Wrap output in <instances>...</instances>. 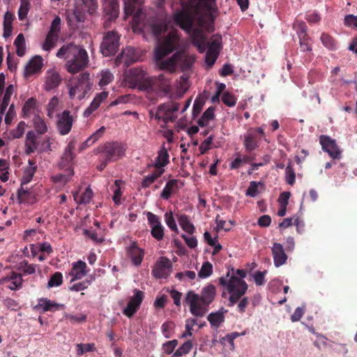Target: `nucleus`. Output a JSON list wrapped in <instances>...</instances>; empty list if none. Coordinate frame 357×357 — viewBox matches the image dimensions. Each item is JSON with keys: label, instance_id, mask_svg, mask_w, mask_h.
Listing matches in <instances>:
<instances>
[{"label": "nucleus", "instance_id": "1", "mask_svg": "<svg viewBox=\"0 0 357 357\" xmlns=\"http://www.w3.org/2000/svg\"><path fill=\"white\" fill-rule=\"evenodd\" d=\"M179 43L180 35L176 31H171L166 37L159 40L155 48L156 64L160 70H167V73H162L158 76H148L142 69L131 70L132 82L139 90L155 95H166L170 91V75L175 71L176 65L182 59L183 51H177L167 59H162L176 50Z\"/></svg>", "mask_w": 357, "mask_h": 357}, {"label": "nucleus", "instance_id": "2", "mask_svg": "<svg viewBox=\"0 0 357 357\" xmlns=\"http://www.w3.org/2000/svg\"><path fill=\"white\" fill-rule=\"evenodd\" d=\"M217 0H180L181 9L174 13V23L185 32L192 30L196 22L211 32L215 30V20L219 15Z\"/></svg>", "mask_w": 357, "mask_h": 357}, {"label": "nucleus", "instance_id": "3", "mask_svg": "<svg viewBox=\"0 0 357 357\" xmlns=\"http://www.w3.org/2000/svg\"><path fill=\"white\" fill-rule=\"evenodd\" d=\"M56 56L66 61V69L71 74L83 70L89 63V56L86 50L72 43L63 45L56 52Z\"/></svg>", "mask_w": 357, "mask_h": 357}, {"label": "nucleus", "instance_id": "4", "mask_svg": "<svg viewBox=\"0 0 357 357\" xmlns=\"http://www.w3.org/2000/svg\"><path fill=\"white\" fill-rule=\"evenodd\" d=\"M216 294L215 287L208 284L201 291V294L189 291L183 300V303L189 305L190 312L197 317H202L208 311V306L213 301Z\"/></svg>", "mask_w": 357, "mask_h": 357}, {"label": "nucleus", "instance_id": "5", "mask_svg": "<svg viewBox=\"0 0 357 357\" xmlns=\"http://www.w3.org/2000/svg\"><path fill=\"white\" fill-rule=\"evenodd\" d=\"M236 274L239 278L234 274L230 276V271H228L226 277L219 278L220 284L225 287L230 294L228 305L230 307L236 304L240 298L243 296L248 288L247 283L243 280L246 277L245 271L243 269H238Z\"/></svg>", "mask_w": 357, "mask_h": 357}, {"label": "nucleus", "instance_id": "6", "mask_svg": "<svg viewBox=\"0 0 357 357\" xmlns=\"http://www.w3.org/2000/svg\"><path fill=\"white\" fill-rule=\"evenodd\" d=\"M199 26L198 28H192V30L188 33H190V38L192 43L195 46L200 53H203L206 51L208 47V50H217L220 52L222 48V36L219 33H216L212 36L210 41H207V38L204 33V30H206ZM194 27V26H192ZM208 32V31H207ZM211 31V33H212ZM208 33H210L208 31Z\"/></svg>", "mask_w": 357, "mask_h": 357}, {"label": "nucleus", "instance_id": "7", "mask_svg": "<svg viewBox=\"0 0 357 357\" xmlns=\"http://www.w3.org/2000/svg\"><path fill=\"white\" fill-rule=\"evenodd\" d=\"M75 149V140H70L66 147L63 155L61 158V161L59 164V166L61 169H65V173L55 175L53 177V179L55 182L66 183L73 176L74 171L73 166V160L75 156L73 153V151Z\"/></svg>", "mask_w": 357, "mask_h": 357}, {"label": "nucleus", "instance_id": "8", "mask_svg": "<svg viewBox=\"0 0 357 357\" xmlns=\"http://www.w3.org/2000/svg\"><path fill=\"white\" fill-rule=\"evenodd\" d=\"M92 86L93 84L90 81V74L88 73H82L77 77L68 81L69 96L71 99L82 100L91 89Z\"/></svg>", "mask_w": 357, "mask_h": 357}, {"label": "nucleus", "instance_id": "9", "mask_svg": "<svg viewBox=\"0 0 357 357\" xmlns=\"http://www.w3.org/2000/svg\"><path fill=\"white\" fill-rule=\"evenodd\" d=\"M121 36L114 30L104 33L100 44V52L104 56L114 55L119 47Z\"/></svg>", "mask_w": 357, "mask_h": 357}, {"label": "nucleus", "instance_id": "10", "mask_svg": "<svg viewBox=\"0 0 357 357\" xmlns=\"http://www.w3.org/2000/svg\"><path fill=\"white\" fill-rule=\"evenodd\" d=\"M179 108L180 104L176 102H167L161 104L158 107L155 119L162 121L165 124L169 122H174L178 118L175 112L178 111Z\"/></svg>", "mask_w": 357, "mask_h": 357}, {"label": "nucleus", "instance_id": "11", "mask_svg": "<svg viewBox=\"0 0 357 357\" xmlns=\"http://www.w3.org/2000/svg\"><path fill=\"white\" fill-rule=\"evenodd\" d=\"M100 153L107 161L114 162L125 155L126 147L118 142H106L99 147Z\"/></svg>", "mask_w": 357, "mask_h": 357}, {"label": "nucleus", "instance_id": "12", "mask_svg": "<svg viewBox=\"0 0 357 357\" xmlns=\"http://www.w3.org/2000/svg\"><path fill=\"white\" fill-rule=\"evenodd\" d=\"M319 143L322 150L327 153L333 160H340L342 151L337 145L335 139L326 135L319 136Z\"/></svg>", "mask_w": 357, "mask_h": 357}, {"label": "nucleus", "instance_id": "13", "mask_svg": "<svg viewBox=\"0 0 357 357\" xmlns=\"http://www.w3.org/2000/svg\"><path fill=\"white\" fill-rule=\"evenodd\" d=\"M148 224L151 227V234L157 241H162L165 236V228L162 226L160 218L152 212L146 213Z\"/></svg>", "mask_w": 357, "mask_h": 357}, {"label": "nucleus", "instance_id": "14", "mask_svg": "<svg viewBox=\"0 0 357 357\" xmlns=\"http://www.w3.org/2000/svg\"><path fill=\"white\" fill-rule=\"evenodd\" d=\"M172 264L166 257H161L152 270L153 275L156 278H167L171 273Z\"/></svg>", "mask_w": 357, "mask_h": 357}, {"label": "nucleus", "instance_id": "15", "mask_svg": "<svg viewBox=\"0 0 357 357\" xmlns=\"http://www.w3.org/2000/svg\"><path fill=\"white\" fill-rule=\"evenodd\" d=\"M134 295L130 298L127 306L123 309V313L126 317L131 318L139 309L144 298L143 291L135 289Z\"/></svg>", "mask_w": 357, "mask_h": 357}, {"label": "nucleus", "instance_id": "16", "mask_svg": "<svg viewBox=\"0 0 357 357\" xmlns=\"http://www.w3.org/2000/svg\"><path fill=\"white\" fill-rule=\"evenodd\" d=\"M56 128L61 135L68 134L73 127V119L69 110H64L57 115Z\"/></svg>", "mask_w": 357, "mask_h": 357}, {"label": "nucleus", "instance_id": "17", "mask_svg": "<svg viewBox=\"0 0 357 357\" xmlns=\"http://www.w3.org/2000/svg\"><path fill=\"white\" fill-rule=\"evenodd\" d=\"M23 281L22 274L12 271L0 279V284H8L6 285V288L12 291H17L22 288Z\"/></svg>", "mask_w": 357, "mask_h": 357}, {"label": "nucleus", "instance_id": "18", "mask_svg": "<svg viewBox=\"0 0 357 357\" xmlns=\"http://www.w3.org/2000/svg\"><path fill=\"white\" fill-rule=\"evenodd\" d=\"M271 251L275 267H280L286 264L288 257L282 244L274 243Z\"/></svg>", "mask_w": 357, "mask_h": 357}, {"label": "nucleus", "instance_id": "19", "mask_svg": "<svg viewBox=\"0 0 357 357\" xmlns=\"http://www.w3.org/2000/svg\"><path fill=\"white\" fill-rule=\"evenodd\" d=\"M40 137L33 130H29L26 135L25 153L30 155L38 151Z\"/></svg>", "mask_w": 357, "mask_h": 357}, {"label": "nucleus", "instance_id": "20", "mask_svg": "<svg viewBox=\"0 0 357 357\" xmlns=\"http://www.w3.org/2000/svg\"><path fill=\"white\" fill-rule=\"evenodd\" d=\"M43 66V59L38 55L33 56L24 68V76L29 77L39 73Z\"/></svg>", "mask_w": 357, "mask_h": 357}, {"label": "nucleus", "instance_id": "21", "mask_svg": "<svg viewBox=\"0 0 357 357\" xmlns=\"http://www.w3.org/2000/svg\"><path fill=\"white\" fill-rule=\"evenodd\" d=\"M87 273V266L84 261L79 260L78 261L73 263L71 271L70 273V275L72 276L70 282L81 280L82 278L86 275Z\"/></svg>", "mask_w": 357, "mask_h": 357}, {"label": "nucleus", "instance_id": "22", "mask_svg": "<svg viewBox=\"0 0 357 357\" xmlns=\"http://www.w3.org/2000/svg\"><path fill=\"white\" fill-rule=\"evenodd\" d=\"M248 130L243 136V146L248 153L257 149L259 146L260 137Z\"/></svg>", "mask_w": 357, "mask_h": 357}, {"label": "nucleus", "instance_id": "23", "mask_svg": "<svg viewBox=\"0 0 357 357\" xmlns=\"http://www.w3.org/2000/svg\"><path fill=\"white\" fill-rule=\"evenodd\" d=\"M128 254L130 257L132 263L135 266H139L144 258V252L139 248L136 242H133L128 248Z\"/></svg>", "mask_w": 357, "mask_h": 357}, {"label": "nucleus", "instance_id": "24", "mask_svg": "<svg viewBox=\"0 0 357 357\" xmlns=\"http://www.w3.org/2000/svg\"><path fill=\"white\" fill-rule=\"evenodd\" d=\"M63 307V305L56 303L47 298L38 299V303L36 305V309H42L43 312H55Z\"/></svg>", "mask_w": 357, "mask_h": 357}, {"label": "nucleus", "instance_id": "25", "mask_svg": "<svg viewBox=\"0 0 357 357\" xmlns=\"http://www.w3.org/2000/svg\"><path fill=\"white\" fill-rule=\"evenodd\" d=\"M61 82V77L59 73L54 70L47 72L45 88L46 91H50L57 88Z\"/></svg>", "mask_w": 357, "mask_h": 357}, {"label": "nucleus", "instance_id": "26", "mask_svg": "<svg viewBox=\"0 0 357 357\" xmlns=\"http://www.w3.org/2000/svg\"><path fill=\"white\" fill-rule=\"evenodd\" d=\"M176 217L179 225L185 232L191 235L195 232V227L190 222V217L188 215L184 213H177Z\"/></svg>", "mask_w": 357, "mask_h": 357}, {"label": "nucleus", "instance_id": "27", "mask_svg": "<svg viewBox=\"0 0 357 357\" xmlns=\"http://www.w3.org/2000/svg\"><path fill=\"white\" fill-rule=\"evenodd\" d=\"M106 16H109V21H115L119 14V4L117 0H112L104 8Z\"/></svg>", "mask_w": 357, "mask_h": 357}, {"label": "nucleus", "instance_id": "28", "mask_svg": "<svg viewBox=\"0 0 357 357\" xmlns=\"http://www.w3.org/2000/svg\"><path fill=\"white\" fill-rule=\"evenodd\" d=\"M139 56L138 51L133 47H127L122 52V59L127 65L136 62Z\"/></svg>", "mask_w": 357, "mask_h": 357}, {"label": "nucleus", "instance_id": "29", "mask_svg": "<svg viewBox=\"0 0 357 357\" xmlns=\"http://www.w3.org/2000/svg\"><path fill=\"white\" fill-rule=\"evenodd\" d=\"M93 191L90 188H87L81 195L79 192L73 193L74 200L77 204H89L93 197Z\"/></svg>", "mask_w": 357, "mask_h": 357}, {"label": "nucleus", "instance_id": "30", "mask_svg": "<svg viewBox=\"0 0 357 357\" xmlns=\"http://www.w3.org/2000/svg\"><path fill=\"white\" fill-rule=\"evenodd\" d=\"M29 167H26L23 173L22 178L21 179V184L24 185L29 183L33 178L37 167L35 165L36 162L33 160H29Z\"/></svg>", "mask_w": 357, "mask_h": 357}, {"label": "nucleus", "instance_id": "31", "mask_svg": "<svg viewBox=\"0 0 357 357\" xmlns=\"http://www.w3.org/2000/svg\"><path fill=\"white\" fill-rule=\"evenodd\" d=\"M124 3L125 18L134 14L136 10V6H140L144 0H123Z\"/></svg>", "mask_w": 357, "mask_h": 357}, {"label": "nucleus", "instance_id": "32", "mask_svg": "<svg viewBox=\"0 0 357 357\" xmlns=\"http://www.w3.org/2000/svg\"><path fill=\"white\" fill-rule=\"evenodd\" d=\"M207 319L212 327L218 328L220 326L221 324L224 322L225 315L224 313L220 311L211 312L208 315Z\"/></svg>", "mask_w": 357, "mask_h": 357}, {"label": "nucleus", "instance_id": "33", "mask_svg": "<svg viewBox=\"0 0 357 357\" xmlns=\"http://www.w3.org/2000/svg\"><path fill=\"white\" fill-rule=\"evenodd\" d=\"M14 20V15L10 13L6 12L3 19V37L8 38L10 36L13 30V21Z\"/></svg>", "mask_w": 357, "mask_h": 357}, {"label": "nucleus", "instance_id": "34", "mask_svg": "<svg viewBox=\"0 0 357 357\" xmlns=\"http://www.w3.org/2000/svg\"><path fill=\"white\" fill-rule=\"evenodd\" d=\"M215 107H209L202 115L200 119L198 120L197 123L201 127L208 126L209 121L215 117Z\"/></svg>", "mask_w": 357, "mask_h": 357}, {"label": "nucleus", "instance_id": "35", "mask_svg": "<svg viewBox=\"0 0 357 357\" xmlns=\"http://www.w3.org/2000/svg\"><path fill=\"white\" fill-rule=\"evenodd\" d=\"M95 280L94 275H90L87 279L82 282H76L69 287V289L73 291H80L86 289Z\"/></svg>", "mask_w": 357, "mask_h": 357}, {"label": "nucleus", "instance_id": "36", "mask_svg": "<svg viewBox=\"0 0 357 357\" xmlns=\"http://www.w3.org/2000/svg\"><path fill=\"white\" fill-rule=\"evenodd\" d=\"M169 162V153L167 149L163 147L162 149L158 153L155 162V168H162L166 166Z\"/></svg>", "mask_w": 357, "mask_h": 357}, {"label": "nucleus", "instance_id": "37", "mask_svg": "<svg viewBox=\"0 0 357 357\" xmlns=\"http://www.w3.org/2000/svg\"><path fill=\"white\" fill-rule=\"evenodd\" d=\"M14 45L16 47V54L18 56H23L25 54V39L22 33H20L16 37Z\"/></svg>", "mask_w": 357, "mask_h": 357}, {"label": "nucleus", "instance_id": "38", "mask_svg": "<svg viewBox=\"0 0 357 357\" xmlns=\"http://www.w3.org/2000/svg\"><path fill=\"white\" fill-rule=\"evenodd\" d=\"M177 183L178 181L176 179L169 180L163 188L160 197L164 199H169L174 188L177 185Z\"/></svg>", "mask_w": 357, "mask_h": 357}, {"label": "nucleus", "instance_id": "39", "mask_svg": "<svg viewBox=\"0 0 357 357\" xmlns=\"http://www.w3.org/2000/svg\"><path fill=\"white\" fill-rule=\"evenodd\" d=\"M33 122L34 128L38 135L45 134L47 131V124L40 116H35Z\"/></svg>", "mask_w": 357, "mask_h": 357}, {"label": "nucleus", "instance_id": "40", "mask_svg": "<svg viewBox=\"0 0 357 357\" xmlns=\"http://www.w3.org/2000/svg\"><path fill=\"white\" fill-rule=\"evenodd\" d=\"M13 91H14V87H13V85H12V84L9 85L6 88V92L4 93V96H3V98L2 100V102L1 105V108H0L1 114H4V112H6V110L9 105V102L10 100V97L13 93Z\"/></svg>", "mask_w": 357, "mask_h": 357}, {"label": "nucleus", "instance_id": "41", "mask_svg": "<svg viewBox=\"0 0 357 357\" xmlns=\"http://www.w3.org/2000/svg\"><path fill=\"white\" fill-rule=\"evenodd\" d=\"M59 40V36L47 33L46 38L43 45V49L45 51H50L53 49Z\"/></svg>", "mask_w": 357, "mask_h": 357}, {"label": "nucleus", "instance_id": "42", "mask_svg": "<svg viewBox=\"0 0 357 357\" xmlns=\"http://www.w3.org/2000/svg\"><path fill=\"white\" fill-rule=\"evenodd\" d=\"M36 265L29 264L26 260L21 261L17 266L18 271H23L25 274L31 275L36 273Z\"/></svg>", "mask_w": 357, "mask_h": 357}, {"label": "nucleus", "instance_id": "43", "mask_svg": "<svg viewBox=\"0 0 357 357\" xmlns=\"http://www.w3.org/2000/svg\"><path fill=\"white\" fill-rule=\"evenodd\" d=\"M192 348V343L190 340L185 342L178 347L174 354V357H181L189 354Z\"/></svg>", "mask_w": 357, "mask_h": 357}, {"label": "nucleus", "instance_id": "44", "mask_svg": "<svg viewBox=\"0 0 357 357\" xmlns=\"http://www.w3.org/2000/svg\"><path fill=\"white\" fill-rule=\"evenodd\" d=\"M165 220L168 227L176 234H179V230L176 223L175 219L172 211L167 212L165 214Z\"/></svg>", "mask_w": 357, "mask_h": 357}, {"label": "nucleus", "instance_id": "45", "mask_svg": "<svg viewBox=\"0 0 357 357\" xmlns=\"http://www.w3.org/2000/svg\"><path fill=\"white\" fill-rule=\"evenodd\" d=\"M105 131V128L102 126L84 142V145L87 146L92 145L103 135Z\"/></svg>", "mask_w": 357, "mask_h": 357}, {"label": "nucleus", "instance_id": "46", "mask_svg": "<svg viewBox=\"0 0 357 357\" xmlns=\"http://www.w3.org/2000/svg\"><path fill=\"white\" fill-rule=\"evenodd\" d=\"M63 282V275L61 272H56L50 278L47 282V287L52 288L59 287Z\"/></svg>", "mask_w": 357, "mask_h": 357}, {"label": "nucleus", "instance_id": "47", "mask_svg": "<svg viewBox=\"0 0 357 357\" xmlns=\"http://www.w3.org/2000/svg\"><path fill=\"white\" fill-rule=\"evenodd\" d=\"M76 348L77 354L78 356H82L86 352L94 351L96 350V346L94 343L77 344L76 345Z\"/></svg>", "mask_w": 357, "mask_h": 357}, {"label": "nucleus", "instance_id": "48", "mask_svg": "<svg viewBox=\"0 0 357 357\" xmlns=\"http://www.w3.org/2000/svg\"><path fill=\"white\" fill-rule=\"evenodd\" d=\"M121 181L116 180L114 182V185L112 187V189L114 192V195L112 197V199L116 205H120L121 204V197L122 195V192L121 190V188L119 185V183Z\"/></svg>", "mask_w": 357, "mask_h": 357}, {"label": "nucleus", "instance_id": "49", "mask_svg": "<svg viewBox=\"0 0 357 357\" xmlns=\"http://www.w3.org/2000/svg\"><path fill=\"white\" fill-rule=\"evenodd\" d=\"M30 3L29 0H21L20 8L18 10V17L20 20H24L29 10Z\"/></svg>", "mask_w": 357, "mask_h": 357}, {"label": "nucleus", "instance_id": "50", "mask_svg": "<svg viewBox=\"0 0 357 357\" xmlns=\"http://www.w3.org/2000/svg\"><path fill=\"white\" fill-rule=\"evenodd\" d=\"M294 29L296 31L298 38L308 36L307 26L304 22L296 21L294 24Z\"/></svg>", "mask_w": 357, "mask_h": 357}, {"label": "nucleus", "instance_id": "51", "mask_svg": "<svg viewBox=\"0 0 357 357\" xmlns=\"http://www.w3.org/2000/svg\"><path fill=\"white\" fill-rule=\"evenodd\" d=\"M213 273V266L209 261L204 262L198 273V276L201 278L209 277Z\"/></svg>", "mask_w": 357, "mask_h": 357}, {"label": "nucleus", "instance_id": "52", "mask_svg": "<svg viewBox=\"0 0 357 357\" xmlns=\"http://www.w3.org/2000/svg\"><path fill=\"white\" fill-rule=\"evenodd\" d=\"M175 325L172 321L165 322L161 327L162 333L166 338H170L173 335Z\"/></svg>", "mask_w": 357, "mask_h": 357}, {"label": "nucleus", "instance_id": "53", "mask_svg": "<svg viewBox=\"0 0 357 357\" xmlns=\"http://www.w3.org/2000/svg\"><path fill=\"white\" fill-rule=\"evenodd\" d=\"M321 40L323 45L328 49L333 50L335 48V41L329 34L323 33L321 36Z\"/></svg>", "mask_w": 357, "mask_h": 357}, {"label": "nucleus", "instance_id": "54", "mask_svg": "<svg viewBox=\"0 0 357 357\" xmlns=\"http://www.w3.org/2000/svg\"><path fill=\"white\" fill-rule=\"evenodd\" d=\"M30 192L24 188V185L21 184L20 188L18 189L17 193V199L19 204L26 202L30 196Z\"/></svg>", "mask_w": 357, "mask_h": 357}, {"label": "nucleus", "instance_id": "55", "mask_svg": "<svg viewBox=\"0 0 357 357\" xmlns=\"http://www.w3.org/2000/svg\"><path fill=\"white\" fill-rule=\"evenodd\" d=\"M285 174L287 183L291 185H294L296 181V174L291 162L289 163L285 169Z\"/></svg>", "mask_w": 357, "mask_h": 357}, {"label": "nucleus", "instance_id": "56", "mask_svg": "<svg viewBox=\"0 0 357 357\" xmlns=\"http://www.w3.org/2000/svg\"><path fill=\"white\" fill-rule=\"evenodd\" d=\"M36 105V100L33 98H29L26 102L24 103L23 108H22V112L24 114V116H29L31 110L35 107Z\"/></svg>", "mask_w": 357, "mask_h": 357}, {"label": "nucleus", "instance_id": "57", "mask_svg": "<svg viewBox=\"0 0 357 357\" xmlns=\"http://www.w3.org/2000/svg\"><path fill=\"white\" fill-rule=\"evenodd\" d=\"M197 324V320L195 319H188L185 321V332H184L181 335V338H185L188 336H192V330L193 329V326Z\"/></svg>", "mask_w": 357, "mask_h": 357}, {"label": "nucleus", "instance_id": "58", "mask_svg": "<svg viewBox=\"0 0 357 357\" xmlns=\"http://www.w3.org/2000/svg\"><path fill=\"white\" fill-rule=\"evenodd\" d=\"M177 340L167 341L162 344V349L167 355L171 354L178 345Z\"/></svg>", "mask_w": 357, "mask_h": 357}, {"label": "nucleus", "instance_id": "59", "mask_svg": "<svg viewBox=\"0 0 357 357\" xmlns=\"http://www.w3.org/2000/svg\"><path fill=\"white\" fill-rule=\"evenodd\" d=\"M61 20L59 16L54 17V19L52 22L50 29L48 31V33L59 36L61 31Z\"/></svg>", "mask_w": 357, "mask_h": 357}, {"label": "nucleus", "instance_id": "60", "mask_svg": "<svg viewBox=\"0 0 357 357\" xmlns=\"http://www.w3.org/2000/svg\"><path fill=\"white\" fill-rule=\"evenodd\" d=\"M219 55V52L217 50H207L206 54V63L212 66L215 61L217 60Z\"/></svg>", "mask_w": 357, "mask_h": 357}, {"label": "nucleus", "instance_id": "61", "mask_svg": "<svg viewBox=\"0 0 357 357\" xmlns=\"http://www.w3.org/2000/svg\"><path fill=\"white\" fill-rule=\"evenodd\" d=\"M193 62L194 59L192 57L186 55L185 52L183 51L182 59L179 60L178 63H180L183 70H188L190 68Z\"/></svg>", "mask_w": 357, "mask_h": 357}, {"label": "nucleus", "instance_id": "62", "mask_svg": "<svg viewBox=\"0 0 357 357\" xmlns=\"http://www.w3.org/2000/svg\"><path fill=\"white\" fill-rule=\"evenodd\" d=\"M114 75L109 70L102 71L101 79L99 82V85L101 86L109 84L112 82Z\"/></svg>", "mask_w": 357, "mask_h": 357}, {"label": "nucleus", "instance_id": "63", "mask_svg": "<svg viewBox=\"0 0 357 357\" xmlns=\"http://www.w3.org/2000/svg\"><path fill=\"white\" fill-rule=\"evenodd\" d=\"M26 124L24 121H20L16 129L13 130L10 133L13 138L19 139L24 135Z\"/></svg>", "mask_w": 357, "mask_h": 357}, {"label": "nucleus", "instance_id": "64", "mask_svg": "<svg viewBox=\"0 0 357 357\" xmlns=\"http://www.w3.org/2000/svg\"><path fill=\"white\" fill-rule=\"evenodd\" d=\"M222 101L228 107H233L236 103V98L227 91L222 93Z\"/></svg>", "mask_w": 357, "mask_h": 357}]
</instances>
